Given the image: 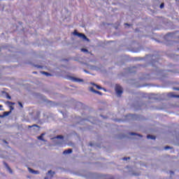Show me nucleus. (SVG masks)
I'll return each mask as SVG.
<instances>
[{"label":"nucleus","mask_w":179,"mask_h":179,"mask_svg":"<svg viewBox=\"0 0 179 179\" xmlns=\"http://www.w3.org/2000/svg\"><path fill=\"white\" fill-rule=\"evenodd\" d=\"M73 34L74 36H77L78 37H80V38H83V40H84V41H87L88 43L90 41V39L88 38L87 36H86V35H85V34L79 33V32H78L77 30H74Z\"/></svg>","instance_id":"obj_1"},{"label":"nucleus","mask_w":179,"mask_h":179,"mask_svg":"<svg viewBox=\"0 0 179 179\" xmlns=\"http://www.w3.org/2000/svg\"><path fill=\"white\" fill-rule=\"evenodd\" d=\"M115 92L117 95V97H121V94L124 93V91H122V87H121L120 85H115Z\"/></svg>","instance_id":"obj_2"},{"label":"nucleus","mask_w":179,"mask_h":179,"mask_svg":"<svg viewBox=\"0 0 179 179\" xmlns=\"http://www.w3.org/2000/svg\"><path fill=\"white\" fill-rule=\"evenodd\" d=\"M68 79H69V80H71L72 82H76L77 83H80V82H83V79L78 78L76 77H73L71 76L68 77Z\"/></svg>","instance_id":"obj_3"},{"label":"nucleus","mask_w":179,"mask_h":179,"mask_svg":"<svg viewBox=\"0 0 179 179\" xmlns=\"http://www.w3.org/2000/svg\"><path fill=\"white\" fill-rule=\"evenodd\" d=\"M157 59H159V56H155V55L152 56L151 64H152V66H155L159 64V62H157Z\"/></svg>","instance_id":"obj_4"},{"label":"nucleus","mask_w":179,"mask_h":179,"mask_svg":"<svg viewBox=\"0 0 179 179\" xmlns=\"http://www.w3.org/2000/svg\"><path fill=\"white\" fill-rule=\"evenodd\" d=\"M90 92H92V93H96V94H99V96H103V92L94 90L93 87H90Z\"/></svg>","instance_id":"obj_5"},{"label":"nucleus","mask_w":179,"mask_h":179,"mask_svg":"<svg viewBox=\"0 0 179 179\" xmlns=\"http://www.w3.org/2000/svg\"><path fill=\"white\" fill-rule=\"evenodd\" d=\"M3 164L5 166L6 169L9 171L10 174H13V171H12V169H10V166L8 164V163L3 162Z\"/></svg>","instance_id":"obj_6"},{"label":"nucleus","mask_w":179,"mask_h":179,"mask_svg":"<svg viewBox=\"0 0 179 179\" xmlns=\"http://www.w3.org/2000/svg\"><path fill=\"white\" fill-rule=\"evenodd\" d=\"M167 96H168V97H170L171 99H173V97L176 98V99H179V95L174 94V92H169L167 94Z\"/></svg>","instance_id":"obj_7"},{"label":"nucleus","mask_w":179,"mask_h":179,"mask_svg":"<svg viewBox=\"0 0 179 179\" xmlns=\"http://www.w3.org/2000/svg\"><path fill=\"white\" fill-rule=\"evenodd\" d=\"M45 135V133H42L40 136L37 137L38 141H42L43 142H45V139H44L43 136Z\"/></svg>","instance_id":"obj_8"},{"label":"nucleus","mask_w":179,"mask_h":179,"mask_svg":"<svg viewBox=\"0 0 179 179\" xmlns=\"http://www.w3.org/2000/svg\"><path fill=\"white\" fill-rule=\"evenodd\" d=\"M28 170L29 173H31V174H40V171H34L33 169L29 168Z\"/></svg>","instance_id":"obj_9"},{"label":"nucleus","mask_w":179,"mask_h":179,"mask_svg":"<svg viewBox=\"0 0 179 179\" xmlns=\"http://www.w3.org/2000/svg\"><path fill=\"white\" fill-rule=\"evenodd\" d=\"M70 153H72V149L69 148L63 152V155H70Z\"/></svg>","instance_id":"obj_10"},{"label":"nucleus","mask_w":179,"mask_h":179,"mask_svg":"<svg viewBox=\"0 0 179 179\" xmlns=\"http://www.w3.org/2000/svg\"><path fill=\"white\" fill-rule=\"evenodd\" d=\"M11 113H12V111L3 112L2 117H3V118H5V117H8V115H9Z\"/></svg>","instance_id":"obj_11"},{"label":"nucleus","mask_w":179,"mask_h":179,"mask_svg":"<svg viewBox=\"0 0 179 179\" xmlns=\"http://www.w3.org/2000/svg\"><path fill=\"white\" fill-rule=\"evenodd\" d=\"M167 71H163L159 76H162V78H167Z\"/></svg>","instance_id":"obj_12"},{"label":"nucleus","mask_w":179,"mask_h":179,"mask_svg":"<svg viewBox=\"0 0 179 179\" xmlns=\"http://www.w3.org/2000/svg\"><path fill=\"white\" fill-rule=\"evenodd\" d=\"M52 139H62V141H64V136L58 135V136L54 137Z\"/></svg>","instance_id":"obj_13"},{"label":"nucleus","mask_w":179,"mask_h":179,"mask_svg":"<svg viewBox=\"0 0 179 179\" xmlns=\"http://www.w3.org/2000/svg\"><path fill=\"white\" fill-rule=\"evenodd\" d=\"M129 135H131L132 136H135V135H137V136H139L140 138H142V137H143L142 134H138L134 133V132H130V133H129Z\"/></svg>","instance_id":"obj_14"},{"label":"nucleus","mask_w":179,"mask_h":179,"mask_svg":"<svg viewBox=\"0 0 179 179\" xmlns=\"http://www.w3.org/2000/svg\"><path fill=\"white\" fill-rule=\"evenodd\" d=\"M147 139H152V140H155V139H156V136H152V135H150V134H148V135L147 136Z\"/></svg>","instance_id":"obj_15"},{"label":"nucleus","mask_w":179,"mask_h":179,"mask_svg":"<svg viewBox=\"0 0 179 179\" xmlns=\"http://www.w3.org/2000/svg\"><path fill=\"white\" fill-rule=\"evenodd\" d=\"M48 174H50V178H52V177H54V175L55 174V172L50 170L48 171Z\"/></svg>","instance_id":"obj_16"},{"label":"nucleus","mask_w":179,"mask_h":179,"mask_svg":"<svg viewBox=\"0 0 179 179\" xmlns=\"http://www.w3.org/2000/svg\"><path fill=\"white\" fill-rule=\"evenodd\" d=\"M36 127V128H38V131H40V126H38V125H37V124H33V125H31V126H28V128H33V127Z\"/></svg>","instance_id":"obj_17"},{"label":"nucleus","mask_w":179,"mask_h":179,"mask_svg":"<svg viewBox=\"0 0 179 179\" xmlns=\"http://www.w3.org/2000/svg\"><path fill=\"white\" fill-rule=\"evenodd\" d=\"M41 73H43V75H45V76H52L51 73L48 72L42 71Z\"/></svg>","instance_id":"obj_18"},{"label":"nucleus","mask_w":179,"mask_h":179,"mask_svg":"<svg viewBox=\"0 0 179 179\" xmlns=\"http://www.w3.org/2000/svg\"><path fill=\"white\" fill-rule=\"evenodd\" d=\"M96 89H98L99 90H101L102 89H103V90L106 91V89L101 87L100 85H96Z\"/></svg>","instance_id":"obj_19"},{"label":"nucleus","mask_w":179,"mask_h":179,"mask_svg":"<svg viewBox=\"0 0 179 179\" xmlns=\"http://www.w3.org/2000/svg\"><path fill=\"white\" fill-rule=\"evenodd\" d=\"M82 52H89V50L86 48H81Z\"/></svg>","instance_id":"obj_20"},{"label":"nucleus","mask_w":179,"mask_h":179,"mask_svg":"<svg viewBox=\"0 0 179 179\" xmlns=\"http://www.w3.org/2000/svg\"><path fill=\"white\" fill-rule=\"evenodd\" d=\"M6 103H7V104H10V106H15V102H10V101H8L6 102Z\"/></svg>","instance_id":"obj_21"},{"label":"nucleus","mask_w":179,"mask_h":179,"mask_svg":"<svg viewBox=\"0 0 179 179\" xmlns=\"http://www.w3.org/2000/svg\"><path fill=\"white\" fill-rule=\"evenodd\" d=\"M1 141L3 142V143H5L6 145H9V143L6 141V140L5 139L1 140Z\"/></svg>","instance_id":"obj_22"},{"label":"nucleus","mask_w":179,"mask_h":179,"mask_svg":"<svg viewBox=\"0 0 179 179\" xmlns=\"http://www.w3.org/2000/svg\"><path fill=\"white\" fill-rule=\"evenodd\" d=\"M160 9H163L164 8V3H162L159 6Z\"/></svg>","instance_id":"obj_23"},{"label":"nucleus","mask_w":179,"mask_h":179,"mask_svg":"<svg viewBox=\"0 0 179 179\" xmlns=\"http://www.w3.org/2000/svg\"><path fill=\"white\" fill-rule=\"evenodd\" d=\"M133 52H139V49H133L131 50Z\"/></svg>","instance_id":"obj_24"},{"label":"nucleus","mask_w":179,"mask_h":179,"mask_svg":"<svg viewBox=\"0 0 179 179\" xmlns=\"http://www.w3.org/2000/svg\"><path fill=\"white\" fill-rule=\"evenodd\" d=\"M164 149H165V150H169V149H172V148L170 147V146H169V145H167V146H166V147L164 148Z\"/></svg>","instance_id":"obj_25"},{"label":"nucleus","mask_w":179,"mask_h":179,"mask_svg":"<svg viewBox=\"0 0 179 179\" xmlns=\"http://www.w3.org/2000/svg\"><path fill=\"white\" fill-rule=\"evenodd\" d=\"M18 105L20 106V107H21V108H23V104L22 103V102L18 101Z\"/></svg>","instance_id":"obj_26"},{"label":"nucleus","mask_w":179,"mask_h":179,"mask_svg":"<svg viewBox=\"0 0 179 179\" xmlns=\"http://www.w3.org/2000/svg\"><path fill=\"white\" fill-rule=\"evenodd\" d=\"M36 68H38L39 69H42L43 66H40V65H35Z\"/></svg>","instance_id":"obj_27"},{"label":"nucleus","mask_w":179,"mask_h":179,"mask_svg":"<svg viewBox=\"0 0 179 179\" xmlns=\"http://www.w3.org/2000/svg\"><path fill=\"white\" fill-rule=\"evenodd\" d=\"M6 97L7 99H8V100H10V99H12V97L8 93L6 94Z\"/></svg>","instance_id":"obj_28"},{"label":"nucleus","mask_w":179,"mask_h":179,"mask_svg":"<svg viewBox=\"0 0 179 179\" xmlns=\"http://www.w3.org/2000/svg\"><path fill=\"white\" fill-rule=\"evenodd\" d=\"M10 111H13V110H15V108L12 106H10Z\"/></svg>","instance_id":"obj_29"},{"label":"nucleus","mask_w":179,"mask_h":179,"mask_svg":"<svg viewBox=\"0 0 179 179\" xmlns=\"http://www.w3.org/2000/svg\"><path fill=\"white\" fill-rule=\"evenodd\" d=\"M131 159V157H124L122 159V160H129Z\"/></svg>","instance_id":"obj_30"},{"label":"nucleus","mask_w":179,"mask_h":179,"mask_svg":"<svg viewBox=\"0 0 179 179\" xmlns=\"http://www.w3.org/2000/svg\"><path fill=\"white\" fill-rule=\"evenodd\" d=\"M173 89L174 90H178V91H179V88L177 87H174Z\"/></svg>","instance_id":"obj_31"},{"label":"nucleus","mask_w":179,"mask_h":179,"mask_svg":"<svg viewBox=\"0 0 179 179\" xmlns=\"http://www.w3.org/2000/svg\"><path fill=\"white\" fill-rule=\"evenodd\" d=\"M91 84H92L93 86H95V87L97 86V84H95L94 83H92Z\"/></svg>","instance_id":"obj_32"},{"label":"nucleus","mask_w":179,"mask_h":179,"mask_svg":"<svg viewBox=\"0 0 179 179\" xmlns=\"http://www.w3.org/2000/svg\"><path fill=\"white\" fill-rule=\"evenodd\" d=\"M129 72H130V73H134V72H135V71H131V69H129Z\"/></svg>","instance_id":"obj_33"},{"label":"nucleus","mask_w":179,"mask_h":179,"mask_svg":"<svg viewBox=\"0 0 179 179\" xmlns=\"http://www.w3.org/2000/svg\"><path fill=\"white\" fill-rule=\"evenodd\" d=\"M90 146H93V143H90Z\"/></svg>","instance_id":"obj_34"},{"label":"nucleus","mask_w":179,"mask_h":179,"mask_svg":"<svg viewBox=\"0 0 179 179\" xmlns=\"http://www.w3.org/2000/svg\"><path fill=\"white\" fill-rule=\"evenodd\" d=\"M2 105H0V110H2L1 108H2Z\"/></svg>","instance_id":"obj_35"},{"label":"nucleus","mask_w":179,"mask_h":179,"mask_svg":"<svg viewBox=\"0 0 179 179\" xmlns=\"http://www.w3.org/2000/svg\"><path fill=\"white\" fill-rule=\"evenodd\" d=\"M0 118H3V117L2 116V115H0Z\"/></svg>","instance_id":"obj_36"},{"label":"nucleus","mask_w":179,"mask_h":179,"mask_svg":"<svg viewBox=\"0 0 179 179\" xmlns=\"http://www.w3.org/2000/svg\"><path fill=\"white\" fill-rule=\"evenodd\" d=\"M44 179H48V177H45Z\"/></svg>","instance_id":"obj_37"},{"label":"nucleus","mask_w":179,"mask_h":179,"mask_svg":"<svg viewBox=\"0 0 179 179\" xmlns=\"http://www.w3.org/2000/svg\"><path fill=\"white\" fill-rule=\"evenodd\" d=\"M84 71H85V72H86L87 73V70H84Z\"/></svg>","instance_id":"obj_38"},{"label":"nucleus","mask_w":179,"mask_h":179,"mask_svg":"<svg viewBox=\"0 0 179 179\" xmlns=\"http://www.w3.org/2000/svg\"><path fill=\"white\" fill-rule=\"evenodd\" d=\"M171 173L172 174H174V172H173V171H171Z\"/></svg>","instance_id":"obj_39"},{"label":"nucleus","mask_w":179,"mask_h":179,"mask_svg":"<svg viewBox=\"0 0 179 179\" xmlns=\"http://www.w3.org/2000/svg\"><path fill=\"white\" fill-rule=\"evenodd\" d=\"M133 69H136V67H133Z\"/></svg>","instance_id":"obj_40"},{"label":"nucleus","mask_w":179,"mask_h":179,"mask_svg":"<svg viewBox=\"0 0 179 179\" xmlns=\"http://www.w3.org/2000/svg\"><path fill=\"white\" fill-rule=\"evenodd\" d=\"M49 103H52V101H49Z\"/></svg>","instance_id":"obj_41"},{"label":"nucleus","mask_w":179,"mask_h":179,"mask_svg":"<svg viewBox=\"0 0 179 179\" xmlns=\"http://www.w3.org/2000/svg\"><path fill=\"white\" fill-rule=\"evenodd\" d=\"M101 117H103V118H105L104 116H103V115H101Z\"/></svg>","instance_id":"obj_42"},{"label":"nucleus","mask_w":179,"mask_h":179,"mask_svg":"<svg viewBox=\"0 0 179 179\" xmlns=\"http://www.w3.org/2000/svg\"><path fill=\"white\" fill-rule=\"evenodd\" d=\"M127 26H129V24H126Z\"/></svg>","instance_id":"obj_43"},{"label":"nucleus","mask_w":179,"mask_h":179,"mask_svg":"<svg viewBox=\"0 0 179 179\" xmlns=\"http://www.w3.org/2000/svg\"><path fill=\"white\" fill-rule=\"evenodd\" d=\"M0 124H1V121H0Z\"/></svg>","instance_id":"obj_44"}]
</instances>
